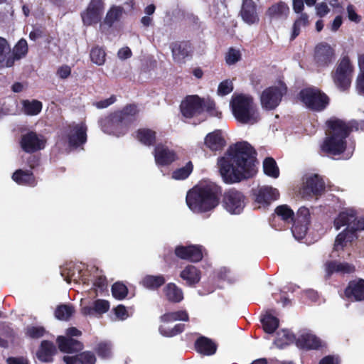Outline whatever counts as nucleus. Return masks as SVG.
Wrapping results in <instances>:
<instances>
[{
  "label": "nucleus",
  "instance_id": "18",
  "mask_svg": "<svg viewBox=\"0 0 364 364\" xmlns=\"http://www.w3.org/2000/svg\"><path fill=\"white\" fill-rule=\"evenodd\" d=\"M325 183L321 177L314 174L306 178L301 190L304 198L321 196L325 191Z\"/></svg>",
  "mask_w": 364,
  "mask_h": 364
},
{
  "label": "nucleus",
  "instance_id": "51",
  "mask_svg": "<svg viewBox=\"0 0 364 364\" xmlns=\"http://www.w3.org/2000/svg\"><path fill=\"white\" fill-rule=\"evenodd\" d=\"M28 53L27 41L21 38L18 41L14 48V55L16 59H20L24 57Z\"/></svg>",
  "mask_w": 364,
  "mask_h": 364
},
{
  "label": "nucleus",
  "instance_id": "60",
  "mask_svg": "<svg viewBox=\"0 0 364 364\" xmlns=\"http://www.w3.org/2000/svg\"><path fill=\"white\" fill-rule=\"evenodd\" d=\"M279 293L281 294H283V296H286L289 294H301V291L299 286H296L292 283H288L287 284H286L285 286L280 289Z\"/></svg>",
  "mask_w": 364,
  "mask_h": 364
},
{
  "label": "nucleus",
  "instance_id": "21",
  "mask_svg": "<svg viewBox=\"0 0 364 364\" xmlns=\"http://www.w3.org/2000/svg\"><path fill=\"white\" fill-rule=\"evenodd\" d=\"M240 15L243 21L248 25L258 23L259 21L257 4L253 0L242 1Z\"/></svg>",
  "mask_w": 364,
  "mask_h": 364
},
{
  "label": "nucleus",
  "instance_id": "57",
  "mask_svg": "<svg viewBox=\"0 0 364 364\" xmlns=\"http://www.w3.org/2000/svg\"><path fill=\"white\" fill-rule=\"evenodd\" d=\"M11 51L10 46L3 37H0V64L3 63L6 58V55Z\"/></svg>",
  "mask_w": 364,
  "mask_h": 364
},
{
  "label": "nucleus",
  "instance_id": "55",
  "mask_svg": "<svg viewBox=\"0 0 364 364\" xmlns=\"http://www.w3.org/2000/svg\"><path fill=\"white\" fill-rule=\"evenodd\" d=\"M79 364H95L96 362V357L93 352L84 351L78 354Z\"/></svg>",
  "mask_w": 364,
  "mask_h": 364
},
{
  "label": "nucleus",
  "instance_id": "64",
  "mask_svg": "<svg viewBox=\"0 0 364 364\" xmlns=\"http://www.w3.org/2000/svg\"><path fill=\"white\" fill-rule=\"evenodd\" d=\"M318 364H340V359L338 356L328 355L321 358Z\"/></svg>",
  "mask_w": 364,
  "mask_h": 364
},
{
  "label": "nucleus",
  "instance_id": "50",
  "mask_svg": "<svg viewBox=\"0 0 364 364\" xmlns=\"http://www.w3.org/2000/svg\"><path fill=\"white\" fill-rule=\"evenodd\" d=\"M73 313V309L71 306L66 304L59 305L55 311V316L59 320H68Z\"/></svg>",
  "mask_w": 364,
  "mask_h": 364
},
{
  "label": "nucleus",
  "instance_id": "3",
  "mask_svg": "<svg viewBox=\"0 0 364 364\" xmlns=\"http://www.w3.org/2000/svg\"><path fill=\"white\" fill-rule=\"evenodd\" d=\"M222 188L213 182L200 183L192 188L186 195L188 208L196 213H207L220 203Z\"/></svg>",
  "mask_w": 364,
  "mask_h": 364
},
{
  "label": "nucleus",
  "instance_id": "15",
  "mask_svg": "<svg viewBox=\"0 0 364 364\" xmlns=\"http://www.w3.org/2000/svg\"><path fill=\"white\" fill-rule=\"evenodd\" d=\"M46 140L36 132L30 131L21 136L20 146L26 153H34L44 149Z\"/></svg>",
  "mask_w": 364,
  "mask_h": 364
},
{
  "label": "nucleus",
  "instance_id": "29",
  "mask_svg": "<svg viewBox=\"0 0 364 364\" xmlns=\"http://www.w3.org/2000/svg\"><path fill=\"white\" fill-rule=\"evenodd\" d=\"M296 344L301 349L317 350L321 346V341L315 335L306 333L296 340Z\"/></svg>",
  "mask_w": 364,
  "mask_h": 364
},
{
  "label": "nucleus",
  "instance_id": "24",
  "mask_svg": "<svg viewBox=\"0 0 364 364\" xmlns=\"http://www.w3.org/2000/svg\"><path fill=\"white\" fill-rule=\"evenodd\" d=\"M194 349L203 356H211L216 353L218 345L211 338L200 336L195 341Z\"/></svg>",
  "mask_w": 364,
  "mask_h": 364
},
{
  "label": "nucleus",
  "instance_id": "38",
  "mask_svg": "<svg viewBox=\"0 0 364 364\" xmlns=\"http://www.w3.org/2000/svg\"><path fill=\"white\" fill-rule=\"evenodd\" d=\"M345 296H364V279L350 281L345 289Z\"/></svg>",
  "mask_w": 364,
  "mask_h": 364
},
{
  "label": "nucleus",
  "instance_id": "5",
  "mask_svg": "<svg viewBox=\"0 0 364 364\" xmlns=\"http://www.w3.org/2000/svg\"><path fill=\"white\" fill-rule=\"evenodd\" d=\"M328 134L321 145V150L327 156H338L346 149V139L353 128L344 121L336 119L327 122Z\"/></svg>",
  "mask_w": 364,
  "mask_h": 364
},
{
  "label": "nucleus",
  "instance_id": "35",
  "mask_svg": "<svg viewBox=\"0 0 364 364\" xmlns=\"http://www.w3.org/2000/svg\"><path fill=\"white\" fill-rule=\"evenodd\" d=\"M357 237V235H353V232H351L349 227H347L336 237L333 250L336 251L343 250L348 242H351Z\"/></svg>",
  "mask_w": 364,
  "mask_h": 364
},
{
  "label": "nucleus",
  "instance_id": "4",
  "mask_svg": "<svg viewBox=\"0 0 364 364\" xmlns=\"http://www.w3.org/2000/svg\"><path fill=\"white\" fill-rule=\"evenodd\" d=\"M138 114L139 109L136 104H127L122 109L102 118L99 123L105 133L121 136L128 132Z\"/></svg>",
  "mask_w": 364,
  "mask_h": 364
},
{
  "label": "nucleus",
  "instance_id": "49",
  "mask_svg": "<svg viewBox=\"0 0 364 364\" xmlns=\"http://www.w3.org/2000/svg\"><path fill=\"white\" fill-rule=\"evenodd\" d=\"M185 326L183 323L176 324L172 328H166L164 326H160L159 331L160 333L165 337H173L183 332Z\"/></svg>",
  "mask_w": 364,
  "mask_h": 364
},
{
  "label": "nucleus",
  "instance_id": "59",
  "mask_svg": "<svg viewBox=\"0 0 364 364\" xmlns=\"http://www.w3.org/2000/svg\"><path fill=\"white\" fill-rule=\"evenodd\" d=\"M349 229L353 232V235H357L358 231L364 230V218H358L354 215Z\"/></svg>",
  "mask_w": 364,
  "mask_h": 364
},
{
  "label": "nucleus",
  "instance_id": "31",
  "mask_svg": "<svg viewBox=\"0 0 364 364\" xmlns=\"http://www.w3.org/2000/svg\"><path fill=\"white\" fill-rule=\"evenodd\" d=\"M109 309V302L108 301L97 299L94 301L92 306H86L82 307L81 312L84 316L102 315L107 312Z\"/></svg>",
  "mask_w": 364,
  "mask_h": 364
},
{
  "label": "nucleus",
  "instance_id": "22",
  "mask_svg": "<svg viewBox=\"0 0 364 364\" xmlns=\"http://www.w3.org/2000/svg\"><path fill=\"white\" fill-rule=\"evenodd\" d=\"M289 7L288 4L282 1L274 3L266 11L265 15L272 21H283L287 18L289 14Z\"/></svg>",
  "mask_w": 364,
  "mask_h": 364
},
{
  "label": "nucleus",
  "instance_id": "13",
  "mask_svg": "<svg viewBox=\"0 0 364 364\" xmlns=\"http://www.w3.org/2000/svg\"><path fill=\"white\" fill-rule=\"evenodd\" d=\"M87 127L82 124H70L65 131L64 138L71 149H77L87 142Z\"/></svg>",
  "mask_w": 364,
  "mask_h": 364
},
{
  "label": "nucleus",
  "instance_id": "14",
  "mask_svg": "<svg viewBox=\"0 0 364 364\" xmlns=\"http://www.w3.org/2000/svg\"><path fill=\"white\" fill-rule=\"evenodd\" d=\"M103 10L104 2L102 0H91L87 9L81 13L84 25L91 26L100 22Z\"/></svg>",
  "mask_w": 364,
  "mask_h": 364
},
{
  "label": "nucleus",
  "instance_id": "41",
  "mask_svg": "<svg viewBox=\"0 0 364 364\" xmlns=\"http://www.w3.org/2000/svg\"><path fill=\"white\" fill-rule=\"evenodd\" d=\"M261 323L264 332L271 334L279 327V320L271 314H267L261 319Z\"/></svg>",
  "mask_w": 364,
  "mask_h": 364
},
{
  "label": "nucleus",
  "instance_id": "53",
  "mask_svg": "<svg viewBox=\"0 0 364 364\" xmlns=\"http://www.w3.org/2000/svg\"><path fill=\"white\" fill-rule=\"evenodd\" d=\"M294 220L302 223L310 224V212L306 207L299 208L296 215H294Z\"/></svg>",
  "mask_w": 364,
  "mask_h": 364
},
{
  "label": "nucleus",
  "instance_id": "33",
  "mask_svg": "<svg viewBox=\"0 0 364 364\" xmlns=\"http://www.w3.org/2000/svg\"><path fill=\"white\" fill-rule=\"evenodd\" d=\"M180 277L186 281L187 284L194 285L200 279V271L195 266L189 264L181 272Z\"/></svg>",
  "mask_w": 364,
  "mask_h": 364
},
{
  "label": "nucleus",
  "instance_id": "6",
  "mask_svg": "<svg viewBox=\"0 0 364 364\" xmlns=\"http://www.w3.org/2000/svg\"><path fill=\"white\" fill-rule=\"evenodd\" d=\"M179 109L186 119L201 117L206 112L210 117L221 118L222 113L216 108L215 102L210 99H205L198 95H189L181 102Z\"/></svg>",
  "mask_w": 364,
  "mask_h": 364
},
{
  "label": "nucleus",
  "instance_id": "12",
  "mask_svg": "<svg viewBox=\"0 0 364 364\" xmlns=\"http://www.w3.org/2000/svg\"><path fill=\"white\" fill-rule=\"evenodd\" d=\"M287 91L284 84L281 87L271 86L264 89L260 96L262 107L265 110H273L280 104Z\"/></svg>",
  "mask_w": 364,
  "mask_h": 364
},
{
  "label": "nucleus",
  "instance_id": "63",
  "mask_svg": "<svg viewBox=\"0 0 364 364\" xmlns=\"http://www.w3.org/2000/svg\"><path fill=\"white\" fill-rule=\"evenodd\" d=\"M348 13V18L350 21L356 23H360L361 21V16L358 15L355 9V7L352 4H348L346 8Z\"/></svg>",
  "mask_w": 364,
  "mask_h": 364
},
{
  "label": "nucleus",
  "instance_id": "37",
  "mask_svg": "<svg viewBox=\"0 0 364 364\" xmlns=\"http://www.w3.org/2000/svg\"><path fill=\"white\" fill-rule=\"evenodd\" d=\"M296 18L292 26L290 41H294L301 32V27H307L310 24L309 16L306 13H301Z\"/></svg>",
  "mask_w": 364,
  "mask_h": 364
},
{
  "label": "nucleus",
  "instance_id": "25",
  "mask_svg": "<svg viewBox=\"0 0 364 364\" xmlns=\"http://www.w3.org/2000/svg\"><path fill=\"white\" fill-rule=\"evenodd\" d=\"M204 144L212 151H221L226 146V141L220 129L208 133L204 139Z\"/></svg>",
  "mask_w": 364,
  "mask_h": 364
},
{
  "label": "nucleus",
  "instance_id": "62",
  "mask_svg": "<svg viewBox=\"0 0 364 364\" xmlns=\"http://www.w3.org/2000/svg\"><path fill=\"white\" fill-rule=\"evenodd\" d=\"M96 353L101 358H107L109 356L111 350L109 345L105 343H100L96 348Z\"/></svg>",
  "mask_w": 364,
  "mask_h": 364
},
{
  "label": "nucleus",
  "instance_id": "34",
  "mask_svg": "<svg viewBox=\"0 0 364 364\" xmlns=\"http://www.w3.org/2000/svg\"><path fill=\"white\" fill-rule=\"evenodd\" d=\"M136 138L146 146H154L156 141V132L149 128H141L136 132Z\"/></svg>",
  "mask_w": 364,
  "mask_h": 364
},
{
  "label": "nucleus",
  "instance_id": "7",
  "mask_svg": "<svg viewBox=\"0 0 364 364\" xmlns=\"http://www.w3.org/2000/svg\"><path fill=\"white\" fill-rule=\"evenodd\" d=\"M230 107L235 119L242 124H255L260 119V116L253 97L250 95L238 94L233 95Z\"/></svg>",
  "mask_w": 364,
  "mask_h": 364
},
{
  "label": "nucleus",
  "instance_id": "58",
  "mask_svg": "<svg viewBox=\"0 0 364 364\" xmlns=\"http://www.w3.org/2000/svg\"><path fill=\"white\" fill-rule=\"evenodd\" d=\"M112 311L116 318L119 321H124L130 316L127 308L122 304L117 305L113 308Z\"/></svg>",
  "mask_w": 364,
  "mask_h": 364
},
{
  "label": "nucleus",
  "instance_id": "10",
  "mask_svg": "<svg viewBox=\"0 0 364 364\" xmlns=\"http://www.w3.org/2000/svg\"><path fill=\"white\" fill-rule=\"evenodd\" d=\"M353 66L348 55L343 56L336 69L332 73V78L336 86L341 91H346L351 84Z\"/></svg>",
  "mask_w": 364,
  "mask_h": 364
},
{
  "label": "nucleus",
  "instance_id": "39",
  "mask_svg": "<svg viewBox=\"0 0 364 364\" xmlns=\"http://www.w3.org/2000/svg\"><path fill=\"white\" fill-rule=\"evenodd\" d=\"M42 102L33 100H24L22 101V109L24 114L26 115L34 116L38 114L42 110Z\"/></svg>",
  "mask_w": 364,
  "mask_h": 364
},
{
  "label": "nucleus",
  "instance_id": "54",
  "mask_svg": "<svg viewBox=\"0 0 364 364\" xmlns=\"http://www.w3.org/2000/svg\"><path fill=\"white\" fill-rule=\"evenodd\" d=\"M241 58V53L240 50H236L233 48H229L226 56L225 61L226 63L229 65H234L237 62H238Z\"/></svg>",
  "mask_w": 364,
  "mask_h": 364
},
{
  "label": "nucleus",
  "instance_id": "48",
  "mask_svg": "<svg viewBox=\"0 0 364 364\" xmlns=\"http://www.w3.org/2000/svg\"><path fill=\"white\" fill-rule=\"evenodd\" d=\"M46 331L43 326H28L25 329V335L31 339L42 338Z\"/></svg>",
  "mask_w": 364,
  "mask_h": 364
},
{
  "label": "nucleus",
  "instance_id": "8",
  "mask_svg": "<svg viewBox=\"0 0 364 364\" xmlns=\"http://www.w3.org/2000/svg\"><path fill=\"white\" fill-rule=\"evenodd\" d=\"M299 98L306 108L314 112L323 111L330 103L328 96L315 87L301 90Z\"/></svg>",
  "mask_w": 364,
  "mask_h": 364
},
{
  "label": "nucleus",
  "instance_id": "16",
  "mask_svg": "<svg viewBox=\"0 0 364 364\" xmlns=\"http://www.w3.org/2000/svg\"><path fill=\"white\" fill-rule=\"evenodd\" d=\"M174 254L181 259L192 262H200L203 257L202 246L198 245H177Z\"/></svg>",
  "mask_w": 364,
  "mask_h": 364
},
{
  "label": "nucleus",
  "instance_id": "17",
  "mask_svg": "<svg viewBox=\"0 0 364 364\" xmlns=\"http://www.w3.org/2000/svg\"><path fill=\"white\" fill-rule=\"evenodd\" d=\"M254 200L259 207H267L272 202L277 200L279 193L277 188L271 186H262L257 189H253Z\"/></svg>",
  "mask_w": 364,
  "mask_h": 364
},
{
  "label": "nucleus",
  "instance_id": "45",
  "mask_svg": "<svg viewBox=\"0 0 364 364\" xmlns=\"http://www.w3.org/2000/svg\"><path fill=\"white\" fill-rule=\"evenodd\" d=\"M296 340L295 336L287 331H283L282 333H278V336L274 341V344L279 348H284L293 343Z\"/></svg>",
  "mask_w": 364,
  "mask_h": 364
},
{
  "label": "nucleus",
  "instance_id": "61",
  "mask_svg": "<svg viewBox=\"0 0 364 364\" xmlns=\"http://www.w3.org/2000/svg\"><path fill=\"white\" fill-rule=\"evenodd\" d=\"M164 292L166 296H183L182 290L174 283H168L164 289Z\"/></svg>",
  "mask_w": 364,
  "mask_h": 364
},
{
  "label": "nucleus",
  "instance_id": "27",
  "mask_svg": "<svg viewBox=\"0 0 364 364\" xmlns=\"http://www.w3.org/2000/svg\"><path fill=\"white\" fill-rule=\"evenodd\" d=\"M58 350L55 344L50 341L43 340L36 352L38 359L43 363H51Z\"/></svg>",
  "mask_w": 364,
  "mask_h": 364
},
{
  "label": "nucleus",
  "instance_id": "2",
  "mask_svg": "<svg viewBox=\"0 0 364 364\" xmlns=\"http://www.w3.org/2000/svg\"><path fill=\"white\" fill-rule=\"evenodd\" d=\"M98 271L99 269L95 266L89 269L84 263L70 262L61 267L60 274L68 283L73 282L75 284L81 285V294L93 292L95 296L99 294H108V282L105 275L96 276L93 280L92 272Z\"/></svg>",
  "mask_w": 364,
  "mask_h": 364
},
{
  "label": "nucleus",
  "instance_id": "23",
  "mask_svg": "<svg viewBox=\"0 0 364 364\" xmlns=\"http://www.w3.org/2000/svg\"><path fill=\"white\" fill-rule=\"evenodd\" d=\"M58 349L60 352L65 353H75L81 351L83 348V343L73 338L59 336L56 338Z\"/></svg>",
  "mask_w": 364,
  "mask_h": 364
},
{
  "label": "nucleus",
  "instance_id": "20",
  "mask_svg": "<svg viewBox=\"0 0 364 364\" xmlns=\"http://www.w3.org/2000/svg\"><path fill=\"white\" fill-rule=\"evenodd\" d=\"M154 156L155 162L159 166H169L178 159L173 150L162 144H159L155 146Z\"/></svg>",
  "mask_w": 364,
  "mask_h": 364
},
{
  "label": "nucleus",
  "instance_id": "52",
  "mask_svg": "<svg viewBox=\"0 0 364 364\" xmlns=\"http://www.w3.org/2000/svg\"><path fill=\"white\" fill-rule=\"evenodd\" d=\"M112 296H127L129 293L128 287L121 281H117L112 285Z\"/></svg>",
  "mask_w": 364,
  "mask_h": 364
},
{
  "label": "nucleus",
  "instance_id": "47",
  "mask_svg": "<svg viewBox=\"0 0 364 364\" xmlns=\"http://www.w3.org/2000/svg\"><path fill=\"white\" fill-rule=\"evenodd\" d=\"M309 224L302 223L301 222H292L291 232L295 238L298 240L303 239L309 229Z\"/></svg>",
  "mask_w": 364,
  "mask_h": 364
},
{
  "label": "nucleus",
  "instance_id": "26",
  "mask_svg": "<svg viewBox=\"0 0 364 364\" xmlns=\"http://www.w3.org/2000/svg\"><path fill=\"white\" fill-rule=\"evenodd\" d=\"M325 278L329 279L333 273H352L355 271V267L347 262H339L335 260L327 261L324 264Z\"/></svg>",
  "mask_w": 364,
  "mask_h": 364
},
{
  "label": "nucleus",
  "instance_id": "36",
  "mask_svg": "<svg viewBox=\"0 0 364 364\" xmlns=\"http://www.w3.org/2000/svg\"><path fill=\"white\" fill-rule=\"evenodd\" d=\"M124 9L120 6H112L108 10L106 16L103 21V24L107 25L109 28L112 27L114 23L120 21Z\"/></svg>",
  "mask_w": 364,
  "mask_h": 364
},
{
  "label": "nucleus",
  "instance_id": "46",
  "mask_svg": "<svg viewBox=\"0 0 364 364\" xmlns=\"http://www.w3.org/2000/svg\"><path fill=\"white\" fill-rule=\"evenodd\" d=\"M193 170V163L189 161L186 166L176 169L172 172V178L175 180H185L192 173Z\"/></svg>",
  "mask_w": 364,
  "mask_h": 364
},
{
  "label": "nucleus",
  "instance_id": "44",
  "mask_svg": "<svg viewBox=\"0 0 364 364\" xmlns=\"http://www.w3.org/2000/svg\"><path fill=\"white\" fill-rule=\"evenodd\" d=\"M353 218H354L353 213H348L345 211L341 212L334 220L333 224L335 228L338 230L341 227L345 225L350 227L351 225Z\"/></svg>",
  "mask_w": 364,
  "mask_h": 364
},
{
  "label": "nucleus",
  "instance_id": "1",
  "mask_svg": "<svg viewBox=\"0 0 364 364\" xmlns=\"http://www.w3.org/2000/svg\"><path fill=\"white\" fill-rule=\"evenodd\" d=\"M257 152L247 141L229 146L218 159L220 173L225 183L232 184L252 178L257 173Z\"/></svg>",
  "mask_w": 364,
  "mask_h": 364
},
{
  "label": "nucleus",
  "instance_id": "9",
  "mask_svg": "<svg viewBox=\"0 0 364 364\" xmlns=\"http://www.w3.org/2000/svg\"><path fill=\"white\" fill-rule=\"evenodd\" d=\"M336 59L335 48L325 41L318 43L313 51V63L318 71L333 65Z\"/></svg>",
  "mask_w": 364,
  "mask_h": 364
},
{
  "label": "nucleus",
  "instance_id": "42",
  "mask_svg": "<svg viewBox=\"0 0 364 364\" xmlns=\"http://www.w3.org/2000/svg\"><path fill=\"white\" fill-rule=\"evenodd\" d=\"M264 173L272 178H277L279 176V169L275 160L272 157H267L263 162Z\"/></svg>",
  "mask_w": 364,
  "mask_h": 364
},
{
  "label": "nucleus",
  "instance_id": "19",
  "mask_svg": "<svg viewBox=\"0 0 364 364\" xmlns=\"http://www.w3.org/2000/svg\"><path fill=\"white\" fill-rule=\"evenodd\" d=\"M294 220V210L286 204L279 205L275 209L274 213L269 218V223L275 229H280L277 220L282 221L284 224H291Z\"/></svg>",
  "mask_w": 364,
  "mask_h": 364
},
{
  "label": "nucleus",
  "instance_id": "43",
  "mask_svg": "<svg viewBox=\"0 0 364 364\" xmlns=\"http://www.w3.org/2000/svg\"><path fill=\"white\" fill-rule=\"evenodd\" d=\"M90 58L93 63L97 65H102L106 60L105 49L99 46H94L90 52Z\"/></svg>",
  "mask_w": 364,
  "mask_h": 364
},
{
  "label": "nucleus",
  "instance_id": "28",
  "mask_svg": "<svg viewBox=\"0 0 364 364\" xmlns=\"http://www.w3.org/2000/svg\"><path fill=\"white\" fill-rule=\"evenodd\" d=\"M12 180L18 185L35 187L38 182L31 170L17 169L11 176Z\"/></svg>",
  "mask_w": 364,
  "mask_h": 364
},
{
  "label": "nucleus",
  "instance_id": "32",
  "mask_svg": "<svg viewBox=\"0 0 364 364\" xmlns=\"http://www.w3.org/2000/svg\"><path fill=\"white\" fill-rule=\"evenodd\" d=\"M166 283V279L164 275H145L139 284L146 289L150 290H156Z\"/></svg>",
  "mask_w": 364,
  "mask_h": 364
},
{
  "label": "nucleus",
  "instance_id": "30",
  "mask_svg": "<svg viewBox=\"0 0 364 364\" xmlns=\"http://www.w3.org/2000/svg\"><path fill=\"white\" fill-rule=\"evenodd\" d=\"M191 44L189 41H176L171 45L172 55L176 61H181L188 56Z\"/></svg>",
  "mask_w": 364,
  "mask_h": 364
},
{
  "label": "nucleus",
  "instance_id": "11",
  "mask_svg": "<svg viewBox=\"0 0 364 364\" xmlns=\"http://www.w3.org/2000/svg\"><path fill=\"white\" fill-rule=\"evenodd\" d=\"M221 196L223 208L232 215L240 214L246 206L247 197L235 188L226 190Z\"/></svg>",
  "mask_w": 364,
  "mask_h": 364
},
{
  "label": "nucleus",
  "instance_id": "56",
  "mask_svg": "<svg viewBox=\"0 0 364 364\" xmlns=\"http://www.w3.org/2000/svg\"><path fill=\"white\" fill-rule=\"evenodd\" d=\"M233 90V85L232 81L225 80L222 81L218 87V93L220 95L224 96L230 93Z\"/></svg>",
  "mask_w": 364,
  "mask_h": 364
},
{
  "label": "nucleus",
  "instance_id": "40",
  "mask_svg": "<svg viewBox=\"0 0 364 364\" xmlns=\"http://www.w3.org/2000/svg\"><path fill=\"white\" fill-rule=\"evenodd\" d=\"M160 321L164 323H168L176 321H188L189 316L186 311L180 310L174 312L165 313L160 316Z\"/></svg>",
  "mask_w": 364,
  "mask_h": 364
}]
</instances>
